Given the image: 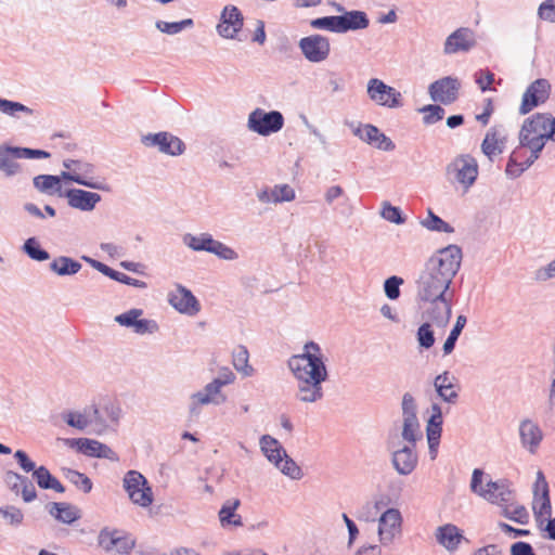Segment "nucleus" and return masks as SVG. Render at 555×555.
<instances>
[{
	"label": "nucleus",
	"mask_w": 555,
	"mask_h": 555,
	"mask_svg": "<svg viewBox=\"0 0 555 555\" xmlns=\"http://www.w3.org/2000/svg\"><path fill=\"white\" fill-rule=\"evenodd\" d=\"M182 243L193 251H206L215 255L219 259L235 261L238 259V253L227 244L215 240L210 233L203 232L198 234L185 233L182 236Z\"/></svg>",
	"instance_id": "39448f33"
},
{
	"label": "nucleus",
	"mask_w": 555,
	"mask_h": 555,
	"mask_svg": "<svg viewBox=\"0 0 555 555\" xmlns=\"http://www.w3.org/2000/svg\"><path fill=\"white\" fill-rule=\"evenodd\" d=\"M551 85L546 79L534 80L522 95L521 104L519 107L520 114L525 115L532 111L540 103L546 101L550 95Z\"/></svg>",
	"instance_id": "412c9836"
},
{
	"label": "nucleus",
	"mask_w": 555,
	"mask_h": 555,
	"mask_svg": "<svg viewBox=\"0 0 555 555\" xmlns=\"http://www.w3.org/2000/svg\"><path fill=\"white\" fill-rule=\"evenodd\" d=\"M49 514L56 520L70 525L80 518L79 509L65 502H53L49 505Z\"/></svg>",
	"instance_id": "4c0bfd02"
},
{
	"label": "nucleus",
	"mask_w": 555,
	"mask_h": 555,
	"mask_svg": "<svg viewBox=\"0 0 555 555\" xmlns=\"http://www.w3.org/2000/svg\"><path fill=\"white\" fill-rule=\"evenodd\" d=\"M467 319L465 315H459L456 318V322L451 330L447 340L443 344V352L444 354H449L453 351L455 347V343L461 335V332L463 331L464 326L466 325Z\"/></svg>",
	"instance_id": "864d4df0"
},
{
	"label": "nucleus",
	"mask_w": 555,
	"mask_h": 555,
	"mask_svg": "<svg viewBox=\"0 0 555 555\" xmlns=\"http://www.w3.org/2000/svg\"><path fill=\"white\" fill-rule=\"evenodd\" d=\"M98 542L105 552L120 555H128L135 545L134 540L129 535L108 528H104L100 531Z\"/></svg>",
	"instance_id": "dca6fc26"
},
{
	"label": "nucleus",
	"mask_w": 555,
	"mask_h": 555,
	"mask_svg": "<svg viewBox=\"0 0 555 555\" xmlns=\"http://www.w3.org/2000/svg\"><path fill=\"white\" fill-rule=\"evenodd\" d=\"M421 224L429 231L441 233H453L454 229L448 222L442 220L439 216L435 215L428 209L427 217L421 221Z\"/></svg>",
	"instance_id": "09e8293b"
},
{
	"label": "nucleus",
	"mask_w": 555,
	"mask_h": 555,
	"mask_svg": "<svg viewBox=\"0 0 555 555\" xmlns=\"http://www.w3.org/2000/svg\"><path fill=\"white\" fill-rule=\"evenodd\" d=\"M240 504L241 502L237 499L223 503L219 511V520L223 528L241 527L243 525L241 515L236 513Z\"/></svg>",
	"instance_id": "58836bf2"
},
{
	"label": "nucleus",
	"mask_w": 555,
	"mask_h": 555,
	"mask_svg": "<svg viewBox=\"0 0 555 555\" xmlns=\"http://www.w3.org/2000/svg\"><path fill=\"white\" fill-rule=\"evenodd\" d=\"M209 404H212V402L204 390H197L190 396L189 413L191 416H198L202 412V406Z\"/></svg>",
	"instance_id": "5fc2aeb1"
},
{
	"label": "nucleus",
	"mask_w": 555,
	"mask_h": 555,
	"mask_svg": "<svg viewBox=\"0 0 555 555\" xmlns=\"http://www.w3.org/2000/svg\"><path fill=\"white\" fill-rule=\"evenodd\" d=\"M142 143L149 147H157L160 153L171 156L181 155L184 152V143L169 132L149 133L142 137Z\"/></svg>",
	"instance_id": "aec40b11"
},
{
	"label": "nucleus",
	"mask_w": 555,
	"mask_h": 555,
	"mask_svg": "<svg viewBox=\"0 0 555 555\" xmlns=\"http://www.w3.org/2000/svg\"><path fill=\"white\" fill-rule=\"evenodd\" d=\"M0 515L10 526L13 527H18L24 521V513L22 509L13 505L0 506Z\"/></svg>",
	"instance_id": "6e6d98bb"
},
{
	"label": "nucleus",
	"mask_w": 555,
	"mask_h": 555,
	"mask_svg": "<svg viewBox=\"0 0 555 555\" xmlns=\"http://www.w3.org/2000/svg\"><path fill=\"white\" fill-rule=\"evenodd\" d=\"M434 387L438 396L449 404H455L459 400V386L455 383V377L448 371L439 374L434 379Z\"/></svg>",
	"instance_id": "2f4dec72"
},
{
	"label": "nucleus",
	"mask_w": 555,
	"mask_h": 555,
	"mask_svg": "<svg viewBox=\"0 0 555 555\" xmlns=\"http://www.w3.org/2000/svg\"><path fill=\"white\" fill-rule=\"evenodd\" d=\"M403 517L398 508L383 511L377 519L378 542L384 547L391 546L402 535Z\"/></svg>",
	"instance_id": "9d476101"
},
{
	"label": "nucleus",
	"mask_w": 555,
	"mask_h": 555,
	"mask_svg": "<svg viewBox=\"0 0 555 555\" xmlns=\"http://www.w3.org/2000/svg\"><path fill=\"white\" fill-rule=\"evenodd\" d=\"M4 480L12 492L21 494L25 503H30L37 499L36 488L28 477L9 470L5 473Z\"/></svg>",
	"instance_id": "cd10ccee"
},
{
	"label": "nucleus",
	"mask_w": 555,
	"mask_h": 555,
	"mask_svg": "<svg viewBox=\"0 0 555 555\" xmlns=\"http://www.w3.org/2000/svg\"><path fill=\"white\" fill-rule=\"evenodd\" d=\"M533 279L538 283H545L555 279V259L550 261L547 264L538 268L533 272Z\"/></svg>",
	"instance_id": "69168bd1"
},
{
	"label": "nucleus",
	"mask_w": 555,
	"mask_h": 555,
	"mask_svg": "<svg viewBox=\"0 0 555 555\" xmlns=\"http://www.w3.org/2000/svg\"><path fill=\"white\" fill-rule=\"evenodd\" d=\"M243 25L244 18L241 11L237 7L229 4L222 10L216 30L224 39H236Z\"/></svg>",
	"instance_id": "6ab92c4d"
},
{
	"label": "nucleus",
	"mask_w": 555,
	"mask_h": 555,
	"mask_svg": "<svg viewBox=\"0 0 555 555\" xmlns=\"http://www.w3.org/2000/svg\"><path fill=\"white\" fill-rule=\"evenodd\" d=\"M194 22L192 18H185L180 22H165L157 21L155 27L163 34L177 35L184 29L193 27Z\"/></svg>",
	"instance_id": "3c124183"
},
{
	"label": "nucleus",
	"mask_w": 555,
	"mask_h": 555,
	"mask_svg": "<svg viewBox=\"0 0 555 555\" xmlns=\"http://www.w3.org/2000/svg\"><path fill=\"white\" fill-rule=\"evenodd\" d=\"M168 302L180 313L195 315L199 312L201 306L190 289L178 284L176 289L168 294Z\"/></svg>",
	"instance_id": "4be33fe9"
},
{
	"label": "nucleus",
	"mask_w": 555,
	"mask_h": 555,
	"mask_svg": "<svg viewBox=\"0 0 555 555\" xmlns=\"http://www.w3.org/2000/svg\"><path fill=\"white\" fill-rule=\"evenodd\" d=\"M453 293L440 295L437 298H417L422 302V315L426 322L444 327L451 318Z\"/></svg>",
	"instance_id": "1a4fd4ad"
},
{
	"label": "nucleus",
	"mask_w": 555,
	"mask_h": 555,
	"mask_svg": "<svg viewBox=\"0 0 555 555\" xmlns=\"http://www.w3.org/2000/svg\"><path fill=\"white\" fill-rule=\"evenodd\" d=\"M283 126L284 117L279 111L266 112L256 108L249 113L247 119L248 129L262 137L279 132Z\"/></svg>",
	"instance_id": "9b49d317"
},
{
	"label": "nucleus",
	"mask_w": 555,
	"mask_h": 555,
	"mask_svg": "<svg viewBox=\"0 0 555 555\" xmlns=\"http://www.w3.org/2000/svg\"><path fill=\"white\" fill-rule=\"evenodd\" d=\"M232 364L244 377L253 376L254 367L249 364V352L245 346L236 347L232 352Z\"/></svg>",
	"instance_id": "37998d69"
},
{
	"label": "nucleus",
	"mask_w": 555,
	"mask_h": 555,
	"mask_svg": "<svg viewBox=\"0 0 555 555\" xmlns=\"http://www.w3.org/2000/svg\"><path fill=\"white\" fill-rule=\"evenodd\" d=\"M93 422V434L103 435L115 431L122 417L121 404L114 399H106L99 406H89Z\"/></svg>",
	"instance_id": "423d86ee"
},
{
	"label": "nucleus",
	"mask_w": 555,
	"mask_h": 555,
	"mask_svg": "<svg viewBox=\"0 0 555 555\" xmlns=\"http://www.w3.org/2000/svg\"><path fill=\"white\" fill-rule=\"evenodd\" d=\"M477 44L475 31L469 27H460L451 33L443 43V53L452 55L467 53Z\"/></svg>",
	"instance_id": "a211bd4d"
},
{
	"label": "nucleus",
	"mask_w": 555,
	"mask_h": 555,
	"mask_svg": "<svg viewBox=\"0 0 555 555\" xmlns=\"http://www.w3.org/2000/svg\"><path fill=\"white\" fill-rule=\"evenodd\" d=\"M203 390L209 397L214 405H220L227 401V396L222 392V388L212 380L206 384Z\"/></svg>",
	"instance_id": "0e129e2a"
},
{
	"label": "nucleus",
	"mask_w": 555,
	"mask_h": 555,
	"mask_svg": "<svg viewBox=\"0 0 555 555\" xmlns=\"http://www.w3.org/2000/svg\"><path fill=\"white\" fill-rule=\"evenodd\" d=\"M480 496L489 503L500 506L503 516L509 520L521 525L528 522L529 514L526 507L516 502L515 491L506 480H488Z\"/></svg>",
	"instance_id": "20e7f679"
},
{
	"label": "nucleus",
	"mask_w": 555,
	"mask_h": 555,
	"mask_svg": "<svg viewBox=\"0 0 555 555\" xmlns=\"http://www.w3.org/2000/svg\"><path fill=\"white\" fill-rule=\"evenodd\" d=\"M369 99L376 105L387 108H398L403 105L401 92L386 85L378 78H371L366 85Z\"/></svg>",
	"instance_id": "ddd939ff"
},
{
	"label": "nucleus",
	"mask_w": 555,
	"mask_h": 555,
	"mask_svg": "<svg viewBox=\"0 0 555 555\" xmlns=\"http://www.w3.org/2000/svg\"><path fill=\"white\" fill-rule=\"evenodd\" d=\"M63 473L65 478L83 493L92 490L93 483L87 475L72 468H64Z\"/></svg>",
	"instance_id": "de8ad7c7"
},
{
	"label": "nucleus",
	"mask_w": 555,
	"mask_h": 555,
	"mask_svg": "<svg viewBox=\"0 0 555 555\" xmlns=\"http://www.w3.org/2000/svg\"><path fill=\"white\" fill-rule=\"evenodd\" d=\"M418 463L415 446L405 444L391 453V464L400 476L411 475Z\"/></svg>",
	"instance_id": "5701e85b"
},
{
	"label": "nucleus",
	"mask_w": 555,
	"mask_h": 555,
	"mask_svg": "<svg viewBox=\"0 0 555 555\" xmlns=\"http://www.w3.org/2000/svg\"><path fill=\"white\" fill-rule=\"evenodd\" d=\"M282 474L285 476L298 480L302 477L301 468L296 464V462L289 457L287 454L286 456H282L280 462L274 465Z\"/></svg>",
	"instance_id": "603ef678"
},
{
	"label": "nucleus",
	"mask_w": 555,
	"mask_h": 555,
	"mask_svg": "<svg viewBox=\"0 0 555 555\" xmlns=\"http://www.w3.org/2000/svg\"><path fill=\"white\" fill-rule=\"evenodd\" d=\"M64 197L72 208L81 211H92L102 199L100 194L82 189H69L64 192Z\"/></svg>",
	"instance_id": "c85d7f7f"
},
{
	"label": "nucleus",
	"mask_w": 555,
	"mask_h": 555,
	"mask_svg": "<svg viewBox=\"0 0 555 555\" xmlns=\"http://www.w3.org/2000/svg\"><path fill=\"white\" fill-rule=\"evenodd\" d=\"M532 508L534 514L541 517H550L552 514L548 485L541 470L537 473V480L533 486Z\"/></svg>",
	"instance_id": "b1692460"
},
{
	"label": "nucleus",
	"mask_w": 555,
	"mask_h": 555,
	"mask_svg": "<svg viewBox=\"0 0 555 555\" xmlns=\"http://www.w3.org/2000/svg\"><path fill=\"white\" fill-rule=\"evenodd\" d=\"M326 358L315 341H307L302 352L289 358L287 365L295 378L327 380Z\"/></svg>",
	"instance_id": "7ed1b4c3"
},
{
	"label": "nucleus",
	"mask_w": 555,
	"mask_h": 555,
	"mask_svg": "<svg viewBox=\"0 0 555 555\" xmlns=\"http://www.w3.org/2000/svg\"><path fill=\"white\" fill-rule=\"evenodd\" d=\"M547 140L555 141L554 117L538 113L527 118L519 132V146L509 156L506 175L519 177L539 158Z\"/></svg>",
	"instance_id": "f03ea898"
},
{
	"label": "nucleus",
	"mask_w": 555,
	"mask_h": 555,
	"mask_svg": "<svg viewBox=\"0 0 555 555\" xmlns=\"http://www.w3.org/2000/svg\"><path fill=\"white\" fill-rule=\"evenodd\" d=\"M0 113L11 118H21L22 116H31L34 109L20 102L0 98Z\"/></svg>",
	"instance_id": "c03bdc74"
},
{
	"label": "nucleus",
	"mask_w": 555,
	"mask_h": 555,
	"mask_svg": "<svg viewBox=\"0 0 555 555\" xmlns=\"http://www.w3.org/2000/svg\"><path fill=\"white\" fill-rule=\"evenodd\" d=\"M259 444L264 456L273 465L278 464L282 456H286V451L281 443L270 435L261 436Z\"/></svg>",
	"instance_id": "a19ab883"
},
{
	"label": "nucleus",
	"mask_w": 555,
	"mask_h": 555,
	"mask_svg": "<svg viewBox=\"0 0 555 555\" xmlns=\"http://www.w3.org/2000/svg\"><path fill=\"white\" fill-rule=\"evenodd\" d=\"M64 420L70 427L79 430H85L90 427L91 433H93V422L89 408H87L83 413L68 412L64 415Z\"/></svg>",
	"instance_id": "a18cd8bd"
},
{
	"label": "nucleus",
	"mask_w": 555,
	"mask_h": 555,
	"mask_svg": "<svg viewBox=\"0 0 555 555\" xmlns=\"http://www.w3.org/2000/svg\"><path fill=\"white\" fill-rule=\"evenodd\" d=\"M353 134L382 151L390 152L396 147L390 138L380 132L377 127L370 124L354 128Z\"/></svg>",
	"instance_id": "393cba45"
},
{
	"label": "nucleus",
	"mask_w": 555,
	"mask_h": 555,
	"mask_svg": "<svg viewBox=\"0 0 555 555\" xmlns=\"http://www.w3.org/2000/svg\"><path fill=\"white\" fill-rule=\"evenodd\" d=\"M17 146L0 145V171L7 177L11 178L21 172L22 167L16 162L23 159Z\"/></svg>",
	"instance_id": "72a5a7b5"
},
{
	"label": "nucleus",
	"mask_w": 555,
	"mask_h": 555,
	"mask_svg": "<svg viewBox=\"0 0 555 555\" xmlns=\"http://www.w3.org/2000/svg\"><path fill=\"white\" fill-rule=\"evenodd\" d=\"M447 176L451 181L460 183L467 191L476 181L478 165L474 157L461 155L447 166Z\"/></svg>",
	"instance_id": "f8f14e48"
},
{
	"label": "nucleus",
	"mask_w": 555,
	"mask_h": 555,
	"mask_svg": "<svg viewBox=\"0 0 555 555\" xmlns=\"http://www.w3.org/2000/svg\"><path fill=\"white\" fill-rule=\"evenodd\" d=\"M298 47L306 60L311 63H322L328 59L331 53L328 38L319 34L301 38Z\"/></svg>",
	"instance_id": "4468645a"
},
{
	"label": "nucleus",
	"mask_w": 555,
	"mask_h": 555,
	"mask_svg": "<svg viewBox=\"0 0 555 555\" xmlns=\"http://www.w3.org/2000/svg\"><path fill=\"white\" fill-rule=\"evenodd\" d=\"M143 310L133 308L114 318L120 326L131 328L138 335L154 334L159 330L155 320L143 319Z\"/></svg>",
	"instance_id": "2eb2a0df"
},
{
	"label": "nucleus",
	"mask_w": 555,
	"mask_h": 555,
	"mask_svg": "<svg viewBox=\"0 0 555 555\" xmlns=\"http://www.w3.org/2000/svg\"><path fill=\"white\" fill-rule=\"evenodd\" d=\"M463 259L462 249L454 244L435 251L421 269L416 284V298H437L451 294L450 286Z\"/></svg>",
	"instance_id": "f257e3e1"
},
{
	"label": "nucleus",
	"mask_w": 555,
	"mask_h": 555,
	"mask_svg": "<svg viewBox=\"0 0 555 555\" xmlns=\"http://www.w3.org/2000/svg\"><path fill=\"white\" fill-rule=\"evenodd\" d=\"M23 251L33 260L46 261L50 258L47 250L42 249L36 237L27 238L22 247Z\"/></svg>",
	"instance_id": "8fccbe9b"
},
{
	"label": "nucleus",
	"mask_w": 555,
	"mask_h": 555,
	"mask_svg": "<svg viewBox=\"0 0 555 555\" xmlns=\"http://www.w3.org/2000/svg\"><path fill=\"white\" fill-rule=\"evenodd\" d=\"M63 167L66 169L61 172L64 180L75 182L89 189L108 191V185L103 181L93 178L94 166L91 163L66 158L63 160Z\"/></svg>",
	"instance_id": "0eeeda50"
},
{
	"label": "nucleus",
	"mask_w": 555,
	"mask_h": 555,
	"mask_svg": "<svg viewBox=\"0 0 555 555\" xmlns=\"http://www.w3.org/2000/svg\"><path fill=\"white\" fill-rule=\"evenodd\" d=\"M506 143V132L503 127H492L486 133L481 144L483 154L492 159L493 156L501 154L504 151Z\"/></svg>",
	"instance_id": "473e14b6"
},
{
	"label": "nucleus",
	"mask_w": 555,
	"mask_h": 555,
	"mask_svg": "<svg viewBox=\"0 0 555 555\" xmlns=\"http://www.w3.org/2000/svg\"><path fill=\"white\" fill-rule=\"evenodd\" d=\"M70 446L76 447L80 453H82L87 456L108 459V460L116 459L115 452L108 446H106L98 440H92V439H88V438H78V439H73L70 441Z\"/></svg>",
	"instance_id": "7c9ffc66"
},
{
	"label": "nucleus",
	"mask_w": 555,
	"mask_h": 555,
	"mask_svg": "<svg viewBox=\"0 0 555 555\" xmlns=\"http://www.w3.org/2000/svg\"><path fill=\"white\" fill-rule=\"evenodd\" d=\"M109 279L120 282L126 285H130L137 288H146L147 284L144 281L133 279L125 273L118 272L116 270L109 269L107 275Z\"/></svg>",
	"instance_id": "e2e57ef3"
},
{
	"label": "nucleus",
	"mask_w": 555,
	"mask_h": 555,
	"mask_svg": "<svg viewBox=\"0 0 555 555\" xmlns=\"http://www.w3.org/2000/svg\"><path fill=\"white\" fill-rule=\"evenodd\" d=\"M460 88L461 82L456 77L447 76L431 82L428 93L434 102L449 105L456 101Z\"/></svg>",
	"instance_id": "f3484780"
},
{
	"label": "nucleus",
	"mask_w": 555,
	"mask_h": 555,
	"mask_svg": "<svg viewBox=\"0 0 555 555\" xmlns=\"http://www.w3.org/2000/svg\"><path fill=\"white\" fill-rule=\"evenodd\" d=\"M538 17L548 23H555V0H545L538 8Z\"/></svg>",
	"instance_id": "774afa93"
},
{
	"label": "nucleus",
	"mask_w": 555,
	"mask_h": 555,
	"mask_svg": "<svg viewBox=\"0 0 555 555\" xmlns=\"http://www.w3.org/2000/svg\"><path fill=\"white\" fill-rule=\"evenodd\" d=\"M519 437L522 448L534 454L543 440V433L537 423L524 420L519 424Z\"/></svg>",
	"instance_id": "c756f323"
},
{
	"label": "nucleus",
	"mask_w": 555,
	"mask_h": 555,
	"mask_svg": "<svg viewBox=\"0 0 555 555\" xmlns=\"http://www.w3.org/2000/svg\"><path fill=\"white\" fill-rule=\"evenodd\" d=\"M49 269L59 276L75 275L81 270V263L68 256L55 257Z\"/></svg>",
	"instance_id": "ea45409f"
},
{
	"label": "nucleus",
	"mask_w": 555,
	"mask_h": 555,
	"mask_svg": "<svg viewBox=\"0 0 555 555\" xmlns=\"http://www.w3.org/2000/svg\"><path fill=\"white\" fill-rule=\"evenodd\" d=\"M338 17L339 34H344L350 30L365 29L370 25V20L363 11H348Z\"/></svg>",
	"instance_id": "c9c22d12"
},
{
	"label": "nucleus",
	"mask_w": 555,
	"mask_h": 555,
	"mask_svg": "<svg viewBox=\"0 0 555 555\" xmlns=\"http://www.w3.org/2000/svg\"><path fill=\"white\" fill-rule=\"evenodd\" d=\"M296 379V393L297 401L305 404H312L321 401L324 398L323 383L325 380L295 378Z\"/></svg>",
	"instance_id": "a878e982"
},
{
	"label": "nucleus",
	"mask_w": 555,
	"mask_h": 555,
	"mask_svg": "<svg viewBox=\"0 0 555 555\" xmlns=\"http://www.w3.org/2000/svg\"><path fill=\"white\" fill-rule=\"evenodd\" d=\"M257 198L263 204H280L295 199V190L288 184H278L257 193Z\"/></svg>",
	"instance_id": "f704fd0d"
},
{
	"label": "nucleus",
	"mask_w": 555,
	"mask_h": 555,
	"mask_svg": "<svg viewBox=\"0 0 555 555\" xmlns=\"http://www.w3.org/2000/svg\"><path fill=\"white\" fill-rule=\"evenodd\" d=\"M401 410H402V420L417 417V415H416L417 405H416L414 397L410 392H405L402 396Z\"/></svg>",
	"instance_id": "338daca9"
},
{
	"label": "nucleus",
	"mask_w": 555,
	"mask_h": 555,
	"mask_svg": "<svg viewBox=\"0 0 555 555\" xmlns=\"http://www.w3.org/2000/svg\"><path fill=\"white\" fill-rule=\"evenodd\" d=\"M417 341L421 347L429 349L435 344L434 332L430 328L429 322L423 323L416 333Z\"/></svg>",
	"instance_id": "680f3d73"
},
{
	"label": "nucleus",
	"mask_w": 555,
	"mask_h": 555,
	"mask_svg": "<svg viewBox=\"0 0 555 555\" xmlns=\"http://www.w3.org/2000/svg\"><path fill=\"white\" fill-rule=\"evenodd\" d=\"M401 437L411 446H415L416 441L422 438L421 426L417 417L402 420Z\"/></svg>",
	"instance_id": "49530a36"
},
{
	"label": "nucleus",
	"mask_w": 555,
	"mask_h": 555,
	"mask_svg": "<svg viewBox=\"0 0 555 555\" xmlns=\"http://www.w3.org/2000/svg\"><path fill=\"white\" fill-rule=\"evenodd\" d=\"M404 283L403 279L392 275L385 280L384 292L388 299L396 300L400 297V286Z\"/></svg>",
	"instance_id": "bf43d9fd"
},
{
	"label": "nucleus",
	"mask_w": 555,
	"mask_h": 555,
	"mask_svg": "<svg viewBox=\"0 0 555 555\" xmlns=\"http://www.w3.org/2000/svg\"><path fill=\"white\" fill-rule=\"evenodd\" d=\"M338 17L337 15L333 16H324L314 18L310 22V25L314 29H325L332 33L339 34V27H338Z\"/></svg>",
	"instance_id": "052dcab7"
},
{
	"label": "nucleus",
	"mask_w": 555,
	"mask_h": 555,
	"mask_svg": "<svg viewBox=\"0 0 555 555\" xmlns=\"http://www.w3.org/2000/svg\"><path fill=\"white\" fill-rule=\"evenodd\" d=\"M33 478L38 487L44 490H54L57 493L65 491L64 486L56 479L46 466H39L33 473Z\"/></svg>",
	"instance_id": "79ce46f5"
},
{
	"label": "nucleus",
	"mask_w": 555,
	"mask_h": 555,
	"mask_svg": "<svg viewBox=\"0 0 555 555\" xmlns=\"http://www.w3.org/2000/svg\"><path fill=\"white\" fill-rule=\"evenodd\" d=\"M437 543L449 553H455L463 541L467 539L463 535V531L453 524L439 526L435 530Z\"/></svg>",
	"instance_id": "bb28decb"
},
{
	"label": "nucleus",
	"mask_w": 555,
	"mask_h": 555,
	"mask_svg": "<svg viewBox=\"0 0 555 555\" xmlns=\"http://www.w3.org/2000/svg\"><path fill=\"white\" fill-rule=\"evenodd\" d=\"M424 114L423 121L426 125H433L441 120L444 116V109L440 105L428 104L420 109Z\"/></svg>",
	"instance_id": "13d9d810"
},
{
	"label": "nucleus",
	"mask_w": 555,
	"mask_h": 555,
	"mask_svg": "<svg viewBox=\"0 0 555 555\" xmlns=\"http://www.w3.org/2000/svg\"><path fill=\"white\" fill-rule=\"evenodd\" d=\"M122 488L132 504L140 507H150L154 501L152 487L146 478L138 470H129L122 478Z\"/></svg>",
	"instance_id": "6e6552de"
},
{
	"label": "nucleus",
	"mask_w": 555,
	"mask_h": 555,
	"mask_svg": "<svg viewBox=\"0 0 555 555\" xmlns=\"http://www.w3.org/2000/svg\"><path fill=\"white\" fill-rule=\"evenodd\" d=\"M380 216L385 220L395 224H402L405 222V219L402 217L400 208L397 206H392L389 202H384L382 204Z\"/></svg>",
	"instance_id": "4d7b16f0"
},
{
	"label": "nucleus",
	"mask_w": 555,
	"mask_h": 555,
	"mask_svg": "<svg viewBox=\"0 0 555 555\" xmlns=\"http://www.w3.org/2000/svg\"><path fill=\"white\" fill-rule=\"evenodd\" d=\"M62 180H64L61 175H39L33 179L34 186L43 194L53 196L57 195L60 197H64V192L62 190Z\"/></svg>",
	"instance_id": "e433bc0d"
}]
</instances>
